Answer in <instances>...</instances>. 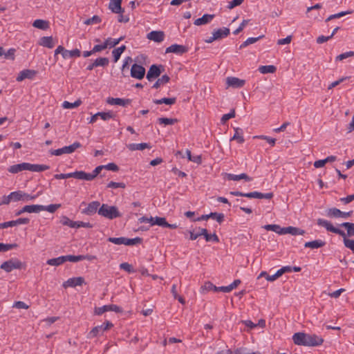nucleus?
<instances>
[{"label":"nucleus","mask_w":354,"mask_h":354,"mask_svg":"<svg viewBox=\"0 0 354 354\" xmlns=\"http://www.w3.org/2000/svg\"><path fill=\"white\" fill-rule=\"evenodd\" d=\"M50 168L46 165L31 164L28 162H22L13 165L8 167V171L12 174H17L22 171H30L32 172H41Z\"/></svg>","instance_id":"nucleus-1"},{"label":"nucleus","mask_w":354,"mask_h":354,"mask_svg":"<svg viewBox=\"0 0 354 354\" xmlns=\"http://www.w3.org/2000/svg\"><path fill=\"white\" fill-rule=\"evenodd\" d=\"M97 213L101 216L112 220L121 216L118 209L115 206L102 204L99 208Z\"/></svg>","instance_id":"nucleus-2"},{"label":"nucleus","mask_w":354,"mask_h":354,"mask_svg":"<svg viewBox=\"0 0 354 354\" xmlns=\"http://www.w3.org/2000/svg\"><path fill=\"white\" fill-rule=\"evenodd\" d=\"M24 267V264L18 259L12 258L3 262L0 268L6 272H10L13 270H20Z\"/></svg>","instance_id":"nucleus-3"},{"label":"nucleus","mask_w":354,"mask_h":354,"mask_svg":"<svg viewBox=\"0 0 354 354\" xmlns=\"http://www.w3.org/2000/svg\"><path fill=\"white\" fill-rule=\"evenodd\" d=\"M108 241L115 245H133L138 243H140L142 241V239L139 237H136L133 239H128L125 237H109L108 239Z\"/></svg>","instance_id":"nucleus-4"},{"label":"nucleus","mask_w":354,"mask_h":354,"mask_svg":"<svg viewBox=\"0 0 354 354\" xmlns=\"http://www.w3.org/2000/svg\"><path fill=\"white\" fill-rule=\"evenodd\" d=\"M317 224L319 225V226H321V227H324L327 231L328 232H333V233H335V234H337L342 236H346V234L344 231L334 227L333 225V224L326 220V219H324V218H318L317 220Z\"/></svg>","instance_id":"nucleus-5"},{"label":"nucleus","mask_w":354,"mask_h":354,"mask_svg":"<svg viewBox=\"0 0 354 354\" xmlns=\"http://www.w3.org/2000/svg\"><path fill=\"white\" fill-rule=\"evenodd\" d=\"M81 147V144L78 142H75L72 145L69 146H65L62 148H59L57 149H54L50 151L51 155L53 156H61L64 153H72L74 152L77 149L80 148Z\"/></svg>","instance_id":"nucleus-6"},{"label":"nucleus","mask_w":354,"mask_h":354,"mask_svg":"<svg viewBox=\"0 0 354 354\" xmlns=\"http://www.w3.org/2000/svg\"><path fill=\"white\" fill-rule=\"evenodd\" d=\"M12 196H14L15 202L20 201H24V202H28V201L35 200L37 197V195H31V194L25 193L24 192H22V191H16V192H13Z\"/></svg>","instance_id":"nucleus-7"},{"label":"nucleus","mask_w":354,"mask_h":354,"mask_svg":"<svg viewBox=\"0 0 354 354\" xmlns=\"http://www.w3.org/2000/svg\"><path fill=\"white\" fill-rule=\"evenodd\" d=\"M113 324L110 322L107 321L103 323L102 325L94 327L89 333L90 337H94L99 335L102 334L105 330L112 327Z\"/></svg>","instance_id":"nucleus-8"},{"label":"nucleus","mask_w":354,"mask_h":354,"mask_svg":"<svg viewBox=\"0 0 354 354\" xmlns=\"http://www.w3.org/2000/svg\"><path fill=\"white\" fill-rule=\"evenodd\" d=\"M113 311L118 313L122 312V308L115 304L104 305L103 306L96 308L95 309V313L97 315H100L105 312Z\"/></svg>","instance_id":"nucleus-9"},{"label":"nucleus","mask_w":354,"mask_h":354,"mask_svg":"<svg viewBox=\"0 0 354 354\" xmlns=\"http://www.w3.org/2000/svg\"><path fill=\"white\" fill-rule=\"evenodd\" d=\"M145 75V68L139 64H134L131 68V76L137 80H142Z\"/></svg>","instance_id":"nucleus-10"},{"label":"nucleus","mask_w":354,"mask_h":354,"mask_svg":"<svg viewBox=\"0 0 354 354\" xmlns=\"http://www.w3.org/2000/svg\"><path fill=\"white\" fill-rule=\"evenodd\" d=\"M324 342V339L322 336L317 335L314 333H308V342L306 346L315 347L321 346Z\"/></svg>","instance_id":"nucleus-11"},{"label":"nucleus","mask_w":354,"mask_h":354,"mask_svg":"<svg viewBox=\"0 0 354 354\" xmlns=\"http://www.w3.org/2000/svg\"><path fill=\"white\" fill-rule=\"evenodd\" d=\"M308 335V333L302 332L296 333L292 335V341L296 345L306 346Z\"/></svg>","instance_id":"nucleus-12"},{"label":"nucleus","mask_w":354,"mask_h":354,"mask_svg":"<svg viewBox=\"0 0 354 354\" xmlns=\"http://www.w3.org/2000/svg\"><path fill=\"white\" fill-rule=\"evenodd\" d=\"M30 220L28 218H19L15 221H7L0 223V229L14 227L19 225L28 224Z\"/></svg>","instance_id":"nucleus-13"},{"label":"nucleus","mask_w":354,"mask_h":354,"mask_svg":"<svg viewBox=\"0 0 354 354\" xmlns=\"http://www.w3.org/2000/svg\"><path fill=\"white\" fill-rule=\"evenodd\" d=\"M352 214V212H342L341 210H339V209L337 208H335V207H333V208H330L328 209L327 211V216H329V217H335V218H346L348 217H349Z\"/></svg>","instance_id":"nucleus-14"},{"label":"nucleus","mask_w":354,"mask_h":354,"mask_svg":"<svg viewBox=\"0 0 354 354\" xmlns=\"http://www.w3.org/2000/svg\"><path fill=\"white\" fill-rule=\"evenodd\" d=\"M37 74V71L35 70L25 69L20 71L16 77L17 82H21L25 79H32Z\"/></svg>","instance_id":"nucleus-15"},{"label":"nucleus","mask_w":354,"mask_h":354,"mask_svg":"<svg viewBox=\"0 0 354 354\" xmlns=\"http://www.w3.org/2000/svg\"><path fill=\"white\" fill-rule=\"evenodd\" d=\"M83 283H84V279L83 277H72L64 282L63 287L65 288L68 287H75L77 286H82Z\"/></svg>","instance_id":"nucleus-16"},{"label":"nucleus","mask_w":354,"mask_h":354,"mask_svg":"<svg viewBox=\"0 0 354 354\" xmlns=\"http://www.w3.org/2000/svg\"><path fill=\"white\" fill-rule=\"evenodd\" d=\"M187 51V48L179 44H172L168 48H166V53H175L177 55H182Z\"/></svg>","instance_id":"nucleus-17"},{"label":"nucleus","mask_w":354,"mask_h":354,"mask_svg":"<svg viewBox=\"0 0 354 354\" xmlns=\"http://www.w3.org/2000/svg\"><path fill=\"white\" fill-rule=\"evenodd\" d=\"M100 203L98 201H93L88 204L87 207L82 210V213L86 215H93L98 211Z\"/></svg>","instance_id":"nucleus-18"},{"label":"nucleus","mask_w":354,"mask_h":354,"mask_svg":"<svg viewBox=\"0 0 354 354\" xmlns=\"http://www.w3.org/2000/svg\"><path fill=\"white\" fill-rule=\"evenodd\" d=\"M228 86L233 88H241L245 85V81L235 77H229L226 80Z\"/></svg>","instance_id":"nucleus-19"},{"label":"nucleus","mask_w":354,"mask_h":354,"mask_svg":"<svg viewBox=\"0 0 354 354\" xmlns=\"http://www.w3.org/2000/svg\"><path fill=\"white\" fill-rule=\"evenodd\" d=\"M160 67L155 64L151 65L147 72V79L151 81L153 78L159 77L161 74Z\"/></svg>","instance_id":"nucleus-20"},{"label":"nucleus","mask_w":354,"mask_h":354,"mask_svg":"<svg viewBox=\"0 0 354 354\" xmlns=\"http://www.w3.org/2000/svg\"><path fill=\"white\" fill-rule=\"evenodd\" d=\"M147 39L155 42H161L164 40L165 34L162 31L153 30L147 34Z\"/></svg>","instance_id":"nucleus-21"},{"label":"nucleus","mask_w":354,"mask_h":354,"mask_svg":"<svg viewBox=\"0 0 354 354\" xmlns=\"http://www.w3.org/2000/svg\"><path fill=\"white\" fill-rule=\"evenodd\" d=\"M108 104L111 105H118L121 106H126L127 105L129 104L131 102V100L129 99H123V98H114V97H109L107 100Z\"/></svg>","instance_id":"nucleus-22"},{"label":"nucleus","mask_w":354,"mask_h":354,"mask_svg":"<svg viewBox=\"0 0 354 354\" xmlns=\"http://www.w3.org/2000/svg\"><path fill=\"white\" fill-rule=\"evenodd\" d=\"M226 178L229 180H234L238 181L240 180H245V181L250 182L252 180V178L248 176L246 174H241L239 175L233 174H226Z\"/></svg>","instance_id":"nucleus-23"},{"label":"nucleus","mask_w":354,"mask_h":354,"mask_svg":"<svg viewBox=\"0 0 354 354\" xmlns=\"http://www.w3.org/2000/svg\"><path fill=\"white\" fill-rule=\"evenodd\" d=\"M38 44L39 45L48 48H53L55 46L53 38L51 36L41 37Z\"/></svg>","instance_id":"nucleus-24"},{"label":"nucleus","mask_w":354,"mask_h":354,"mask_svg":"<svg viewBox=\"0 0 354 354\" xmlns=\"http://www.w3.org/2000/svg\"><path fill=\"white\" fill-rule=\"evenodd\" d=\"M263 227L268 231H272L280 235L285 234V227H281L279 225L268 224L264 225Z\"/></svg>","instance_id":"nucleus-25"},{"label":"nucleus","mask_w":354,"mask_h":354,"mask_svg":"<svg viewBox=\"0 0 354 354\" xmlns=\"http://www.w3.org/2000/svg\"><path fill=\"white\" fill-rule=\"evenodd\" d=\"M130 151H142L145 149H150L151 147L147 143H130L127 145Z\"/></svg>","instance_id":"nucleus-26"},{"label":"nucleus","mask_w":354,"mask_h":354,"mask_svg":"<svg viewBox=\"0 0 354 354\" xmlns=\"http://www.w3.org/2000/svg\"><path fill=\"white\" fill-rule=\"evenodd\" d=\"M122 0H110L109 8L114 13L119 14L122 12Z\"/></svg>","instance_id":"nucleus-27"},{"label":"nucleus","mask_w":354,"mask_h":354,"mask_svg":"<svg viewBox=\"0 0 354 354\" xmlns=\"http://www.w3.org/2000/svg\"><path fill=\"white\" fill-rule=\"evenodd\" d=\"M325 244V241L320 239H317L312 241L306 242L304 244V247L311 249H317L324 246Z\"/></svg>","instance_id":"nucleus-28"},{"label":"nucleus","mask_w":354,"mask_h":354,"mask_svg":"<svg viewBox=\"0 0 354 354\" xmlns=\"http://www.w3.org/2000/svg\"><path fill=\"white\" fill-rule=\"evenodd\" d=\"M337 159L335 156H330L326 157L325 159L318 160L314 162V167L315 168L323 167L327 162H334Z\"/></svg>","instance_id":"nucleus-29"},{"label":"nucleus","mask_w":354,"mask_h":354,"mask_svg":"<svg viewBox=\"0 0 354 354\" xmlns=\"http://www.w3.org/2000/svg\"><path fill=\"white\" fill-rule=\"evenodd\" d=\"M214 18L213 15L205 14L202 17L196 19L194 24L196 26H201L210 22Z\"/></svg>","instance_id":"nucleus-30"},{"label":"nucleus","mask_w":354,"mask_h":354,"mask_svg":"<svg viewBox=\"0 0 354 354\" xmlns=\"http://www.w3.org/2000/svg\"><path fill=\"white\" fill-rule=\"evenodd\" d=\"M80 55L81 51L77 48L71 50L65 49V51L63 53V58L64 59H68L73 57H79Z\"/></svg>","instance_id":"nucleus-31"},{"label":"nucleus","mask_w":354,"mask_h":354,"mask_svg":"<svg viewBox=\"0 0 354 354\" xmlns=\"http://www.w3.org/2000/svg\"><path fill=\"white\" fill-rule=\"evenodd\" d=\"M73 178H75L76 179L79 180H84L87 181H91V176H89V173H86L83 171H76L74 172H72Z\"/></svg>","instance_id":"nucleus-32"},{"label":"nucleus","mask_w":354,"mask_h":354,"mask_svg":"<svg viewBox=\"0 0 354 354\" xmlns=\"http://www.w3.org/2000/svg\"><path fill=\"white\" fill-rule=\"evenodd\" d=\"M32 26L40 30H47L49 28V22L44 19H36L33 21Z\"/></svg>","instance_id":"nucleus-33"},{"label":"nucleus","mask_w":354,"mask_h":354,"mask_svg":"<svg viewBox=\"0 0 354 354\" xmlns=\"http://www.w3.org/2000/svg\"><path fill=\"white\" fill-rule=\"evenodd\" d=\"M216 39H219L223 37H226L230 34V29L227 28H222L215 30L213 32Z\"/></svg>","instance_id":"nucleus-34"},{"label":"nucleus","mask_w":354,"mask_h":354,"mask_svg":"<svg viewBox=\"0 0 354 354\" xmlns=\"http://www.w3.org/2000/svg\"><path fill=\"white\" fill-rule=\"evenodd\" d=\"M305 233V231L295 227H285V234H290L292 235H303Z\"/></svg>","instance_id":"nucleus-35"},{"label":"nucleus","mask_w":354,"mask_h":354,"mask_svg":"<svg viewBox=\"0 0 354 354\" xmlns=\"http://www.w3.org/2000/svg\"><path fill=\"white\" fill-rule=\"evenodd\" d=\"M201 233L203 234V236H204L205 241L207 242H218L219 241L218 237L216 234H208L207 230L205 228L201 229Z\"/></svg>","instance_id":"nucleus-36"},{"label":"nucleus","mask_w":354,"mask_h":354,"mask_svg":"<svg viewBox=\"0 0 354 354\" xmlns=\"http://www.w3.org/2000/svg\"><path fill=\"white\" fill-rule=\"evenodd\" d=\"M125 49H126V46L124 45H122L117 48H115L112 51L113 61L115 63L119 60L121 55L123 53V52L125 50Z\"/></svg>","instance_id":"nucleus-37"},{"label":"nucleus","mask_w":354,"mask_h":354,"mask_svg":"<svg viewBox=\"0 0 354 354\" xmlns=\"http://www.w3.org/2000/svg\"><path fill=\"white\" fill-rule=\"evenodd\" d=\"M27 213H39L41 212V205H28L24 207Z\"/></svg>","instance_id":"nucleus-38"},{"label":"nucleus","mask_w":354,"mask_h":354,"mask_svg":"<svg viewBox=\"0 0 354 354\" xmlns=\"http://www.w3.org/2000/svg\"><path fill=\"white\" fill-rule=\"evenodd\" d=\"M65 262L64 256H61L57 258L48 259L46 263L52 266H58Z\"/></svg>","instance_id":"nucleus-39"},{"label":"nucleus","mask_w":354,"mask_h":354,"mask_svg":"<svg viewBox=\"0 0 354 354\" xmlns=\"http://www.w3.org/2000/svg\"><path fill=\"white\" fill-rule=\"evenodd\" d=\"M221 288H225V286H219L217 287L214 286L212 283L208 281L206 282L204 286L202 287V288L207 291H214V292H223V290L221 289Z\"/></svg>","instance_id":"nucleus-40"},{"label":"nucleus","mask_w":354,"mask_h":354,"mask_svg":"<svg viewBox=\"0 0 354 354\" xmlns=\"http://www.w3.org/2000/svg\"><path fill=\"white\" fill-rule=\"evenodd\" d=\"M176 100L175 97H163L161 99L154 100L153 103H155L156 104H165L167 105H171L176 102Z\"/></svg>","instance_id":"nucleus-41"},{"label":"nucleus","mask_w":354,"mask_h":354,"mask_svg":"<svg viewBox=\"0 0 354 354\" xmlns=\"http://www.w3.org/2000/svg\"><path fill=\"white\" fill-rule=\"evenodd\" d=\"M259 71L262 74L273 73L276 71V67L273 65L261 66Z\"/></svg>","instance_id":"nucleus-42"},{"label":"nucleus","mask_w":354,"mask_h":354,"mask_svg":"<svg viewBox=\"0 0 354 354\" xmlns=\"http://www.w3.org/2000/svg\"><path fill=\"white\" fill-rule=\"evenodd\" d=\"M231 140H234L239 144L243 143L245 140L243 136L242 130L239 128L235 129V133Z\"/></svg>","instance_id":"nucleus-43"},{"label":"nucleus","mask_w":354,"mask_h":354,"mask_svg":"<svg viewBox=\"0 0 354 354\" xmlns=\"http://www.w3.org/2000/svg\"><path fill=\"white\" fill-rule=\"evenodd\" d=\"M169 77L167 75H162L160 78H159L153 85V88H158L160 86L164 85L169 82Z\"/></svg>","instance_id":"nucleus-44"},{"label":"nucleus","mask_w":354,"mask_h":354,"mask_svg":"<svg viewBox=\"0 0 354 354\" xmlns=\"http://www.w3.org/2000/svg\"><path fill=\"white\" fill-rule=\"evenodd\" d=\"M240 283L241 281L239 279H236L230 285L225 286V288H221V289L223 290V292H230L236 288Z\"/></svg>","instance_id":"nucleus-45"},{"label":"nucleus","mask_w":354,"mask_h":354,"mask_svg":"<svg viewBox=\"0 0 354 354\" xmlns=\"http://www.w3.org/2000/svg\"><path fill=\"white\" fill-rule=\"evenodd\" d=\"M60 207V204H50L49 205H41V211H47L50 213H53Z\"/></svg>","instance_id":"nucleus-46"},{"label":"nucleus","mask_w":354,"mask_h":354,"mask_svg":"<svg viewBox=\"0 0 354 354\" xmlns=\"http://www.w3.org/2000/svg\"><path fill=\"white\" fill-rule=\"evenodd\" d=\"M82 102L78 100H76L75 102H69L68 101H64L63 103H62V107L64 109H74V108H76L77 106H79L80 104H81Z\"/></svg>","instance_id":"nucleus-47"},{"label":"nucleus","mask_w":354,"mask_h":354,"mask_svg":"<svg viewBox=\"0 0 354 354\" xmlns=\"http://www.w3.org/2000/svg\"><path fill=\"white\" fill-rule=\"evenodd\" d=\"M353 12V11L351 10H346V11H342V12H338V13H336V14H334V15H330L326 19V21H329L332 19H338V18H340L342 17H344L346 15H348V14H351Z\"/></svg>","instance_id":"nucleus-48"},{"label":"nucleus","mask_w":354,"mask_h":354,"mask_svg":"<svg viewBox=\"0 0 354 354\" xmlns=\"http://www.w3.org/2000/svg\"><path fill=\"white\" fill-rule=\"evenodd\" d=\"M341 226L346 228L348 236H351L354 235V223L345 222L342 223Z\"/></svg>","instance_id":"nucleus-49"},{"label":"nucleus","mask_w":354,"mask_h":354,"mask_svg":"<svg viewBox=\"0 0 354 354\" xmlns=\"http://www.w3.org/2000/svg\"><path fill=\"white\" fill-rule=\"evenodd\" d=\"M354 57V51H347L346 53H342L337 55L335 57V62L342 61L344 59H348L349 57Z\"/></svg>","instance_id":"nucleus-50"},{"label":"nucleus","mask_w":354,"mask_h":354,"mask_svg":"<svg viewBox=\"0 0 354 354\" xmlns=\"http://www.w3.org/2000/svg\"><path fill=\"white\" fill-rule=\"evenodd\" d=\"M158 122L160 124L164 125H172L177 122V120L175 118H160L158 119Z\"/></svg>","instance_id":"nucleus-51"},{"label":"nucleus","mask_w":354,"mask_h":354,"mask_svg":"<svg viewBox=\"0 0 354 354\" xmlns=\"http://www.w3.org/2000/svg\"><path fill=\"white\" fill-rule=\"evenodd\" d=\"M95 65L97 66H106L109 64V60L106 57H98L94 61Z\"/></svg>","instance_id":"nucleus-52"},{"label":"nucleus","mask_w":354,"mask_h":354,"mask_svg":"<svg viewBox=\"0 0 354 354\" xmlns=\"http://www.w3.org/2000/svg\"><path fill=\"white\" fill-rule=\"evenodd\" d=\"M254 138H258V139L264 140L268 144H270L272 147L274 146V145L276 143V139L275 138H271V137H269V136H263V135L256 136L254 137Z\"/></svg>","instance_id":"nucleus-53"},{"label":"nucleus","mask_w":354,"mask_h":354,"mask_svg":"<svg viewBox=\"0 0 354 354\" xmlns=\"http://www.w3.org/2000/svg\"><path fill=\"white\" fill-rule=\"evenodd\" d=\"M201 229L202 228L198 227L193 231H189V239L192 241H194L200 236H203V234L201 233Z\"/></svg>","instance_id":"nucleus-54"},{"label":"nucleus","mask_w":354,"mask_h":354,"mask_svg":"<svg viewBox=\"0 0 354 354\" xmlns=\"http://www.w3.org/2000/svg\"><path fill=\"white\" fill-rule=\"evenodd\" d=\"M83 255H66L64 256L65 262L66 261H71V262H77L83 260Z\"/></svg>","instance_id":"nucleus-55"},{"label":"nucleus","mask_w":354,"mask_h":354,"mask_svg":"<svg viewBox=\"0 0 354 354\" xmlns=\"http://www.w3.org/2000/svg\"><path fill=\"white\" fill-rule=\"evenodd\" d=\"M155 225L160 226V227H165L167 225L166 218L164 217L156 216L154 223H152V225Z\"/></svg>","instance_id":"nucleus-56"},{"label":"nucleus","mask_w":354,"mask_h":354,"mask_svg":"<svg viewBox=\"0 0 354 354\" xmlns=\"http://www.w3.org/2000/svg\"><path fill=\"white\" fill-rule=\"evenodd\" d=\"M17 247L16 243L13 244H6L3 243H0V252H7L10 250L15 248Z\"/></svg>","instance_id":"nucleus-57"},{"label":"nucleus","mask_w":354,"mask_h":354,"mask_svg":"<svg viewBox=\"0 0 354 354\" xmlns=\"http://www.w3.org/2000/svg\"><path fill=\"white\" fill-rule=\"evenodd\" d=\"M61 223L64 225H67L71 228L75 227V221H71L70 218H68L67 216H64L62 217Z\"/></svg>","instance_id":"nucleus-58"},{"label":"nucleus","mask_w":354,"mask_h":354,"mask_svg":"<svg viewBox=\"0 0 354 354\" xmlns=\"http://www.w3.org/2000/svg\"><path fill=\"white\" fill-rule=\"evenodd\" d=\"M97 115L99 118H100L102 120L106 121L110 120L111 118H113V114L109 111V112H98Z\"/></svg>","instance_id":"nucleus-59"},{"label":"nucleus","mask_w":354,"mask_h":354,"mask_svg":"<svg viewBox=\"0 0 354 354\" xmlns=\"http://www.w3.org/2000/svg\"><path fill=\"white\" fill-rule=\"evenodd\" d=\"M211 218L215 219L219 223H222L224 220V214L222 213L211 212Z\"/></svg>","instance_id":"nucleus-60"},{"label":"nucleus","mask_w":354,"mask_h":354,"mask_svg":"<svg viewBox=\"0 0 354 354\" xmlns=\"http://www.w3.org/2000/svg\"><path fill=\"white\" fill-rule=\"evenodd\" d=\"M13 195V192H11L9 195L8 196H3L2 198V200L0 203V204H3V205H8L11 201H14V196H12Z\"/></svg>","instance_id":"nucleus-61"},{"label":"nucleus","mask_w":354,"mask_h":354,"mask_svg":"<svg viewBox=\"0 0 354 354\" xmlns=\"http://www.w3.org/2000/svg\"><path fill=\"white\" fill-rule=\"evenodd\" d=\"M106 48H107V46L106 41H104L103 43L100 44L95 45L93 48V52H94L95 53H98L105 50Z\"/></svg>","instance_id":"nucleus-62"},{"label":"nucleus","mask_w":354,"mask_h":354,"mask_svg":"<svg viewBox=\"0 0 354 354\" xmlns=\"http://www.w3.org/2000/svg\"><path fill=\"white\" fill-rule=\"evenodd\" d=\"M16 50L15 48H11L8 50L7 52L4 51V57L6 59H10L11 60L15 59V54Z\"/></svg>","instance_id":"nucleus-63"},{"label":"nucleus","mask_w":354,"mask_h":354,"mask_svg":"<svg viewBox=\"0 0 354 354\" xmlns=\"http://www.w3.org/2000/svg\"><path fill=\"white\" fill-rule=\"evenodd\" d=\"M344 237V243L345 246L350 250H351L353 252H354V240L353 239H348L345 236Z\"/></svg>","instance_id":"nucleus-64"}]
</instances>
